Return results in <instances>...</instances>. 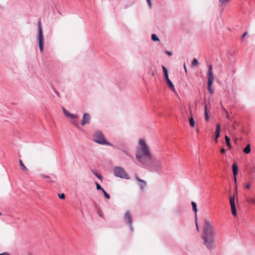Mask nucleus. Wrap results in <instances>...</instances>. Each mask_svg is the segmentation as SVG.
Wrapping results in <instances>:
<instances>
[{"label":"nucleus","instance_id":"nucleus-1","mask_svg":"<svg viewBox=\"0 0 255 255\" xmlns=\"http://www.w3.org/2000/svg\"><path fill=\"white\" fill-rule=\"evenodd\" d=\"M216 230L212 222L206 220L201 238L203 240V244L209 250L215 247Z\"/></svg>","mask_w":255,"mask_h":255},{"label":"nucleus","instance_id":"nucleus-2","mask_svg":"<svg viewBox=\"0 0 255 255\" xmlns=\"http://www.w3.org/2000/svg\"><path fill=\"white\" fill-rule=\"evenodd\" d=\"M135 156L138 161L143 165L148 164L152 161V157L149 147L143 139L138 140Z\"/></svg>","mask_w":255,"mask_h":255},{"label":"nucleus","instance_id":"nucleus-3","mask_svg":"<svg viewBox=\"0 0 255 255\" xmlns=\"http://www.w3.org/2000/svg\"><path fill=\"white\" fill-rule=\"evenodd\" d=\"M93 140L94 141L101 144H107L110 146L112 145L111 143L106 141L104 135L99 131H97L95 132L93 135Z\"/></svg>","mask_w":255,"mask_h":255},{"label":"nucleus","instance_id":"nucleus-4","mask_svg":"<svg viewBox=\"0 0 255 255\" xmlns=\"http://www.w3.org/2000/svg\"><path fill=\"white\" fill-rule=\"evenodd\" d=\"M38 43L39 47L41 52L43 51L44 49V38L43 35L42 27L41 21L38 22Z\"/></svg>","mask_w":255,"mask_h":255},{"label":"nucleus","instance_id":"nucleus-5","mask_svg":"<svg viewBox=\"0 0 255 255\" xmlns=\"http://www.w3.org/2000/svg\"><path fill=\"white\" fill-rule=\"evenodd\" d=\"M208 76V90L209 92L212 94L213 93V91L212 90L211 87L214 81V77L212 72V65H210L208 67V71L207 73Z\"/></svg>","mask_w":255,"mask_h":255},{"label":"nucleus","instance_id":"nucleus-6","mask_svg":"<svg viewBox=\"0 0 255 255\" xmlns=\"http://www.w3.org/2000/svg\"><path fill=\"white\" fill-rule=\"evenodd\" d=\"M114 174L116 176L121 178L126 179H129V176L125 171V170L121 167H115L114 168Z\"/></svg>","mask_w":255,"mask_h":255},{"label":"nucleus","instance_id":"nucleus-7","mask_svg":"<svg viewBox=\"0 0 255 255\" xmlns=\"http://www.w3.org/2000/svg\"><path fill=\"white\" fill-rule=\"evenodd\" d=\"M124 220L125 222L128 223L130 231L132 232L133 231V228L132 226V218L131 214L129 211H127L125 212L124 216Z\"/></svg>","mask_w":255,"mask_h":255},{"label":"nucleus","instance_id":"nucleus-8","mask_svg":"<svg viewBox=\"0 0 255 255\" xmlns=\"http://www.w3.org/2000/svg\"><path fill=\"white\" fill-rule=\"evenodd\" d=\"M230 203L231 205L232 213L234 216H235L237 215V210L235 202V195L230 197Z\"/></svg>","mask_w":255,"mask_h":255},{"label":"nucleus","instance_id":"nucleus-9","mask_svg":"<svg viewBox=\"0 0 255 255\" xmlns=\"http://www.w3.org/2000/svg\"><path fill=\"white\" fill-rule=\"evenodd\" d=\"M90 116L89 114L85 113L84 114L83 117L82 121L81 123V124L82 126H84L86 124H88L90 123Z\"/></svg>","mask_w":255,"mask_h":255},{"label":"nucleus","instance_id":"nucleus-10","mask_svg":"<svg viewBox=\"0 0 255 255\" xmlns=\"http://www.w3.org/2000/svg\"><path fill=\"white\" fill-rule=\"evenodd\" d=\"M191 204L192 206L193 210L195 212V223H196V228H197V231H199L198 223H197L198 219H197V205H196V203L193 201H192L191 202Z\"/></svg>","mask_w":255,"mask_h":255},{"label":"nucleus","instance_id":"nucleus-11","mask_svg":"<svg viewBox=\"0 0 255 255\" xmlns=\"http://www.w3.org/2000/svg\"><path fill=\"white\" fill-rule=\"evenodd\" d=\"M234 54V51H228L227 52V55L229 58V62L230 63H235L236 62Z\"/></svg>","mask_w":255,"mask_h":255},{"label":"nucleus","instance_id":"nucleus-12","mask_svg":"<svg viewBox=\"0 0 255 255\" xmlns=\"http://www.w3.org/2000/svg\"><path fill=\"white\" fill-rule=\"evenodd\" d=\"M135 178L137 181L138 182V185L139 186L141 189H143L146 186V182L145 181L140 179L137 176H135Z\"/></svg>","mask_w":255,"mask_h":255},{"label":"nucleus","instance_id":"nucleus-13","mask_svg":"<svg viewBox=\"0 0 255 255\" xmlns=\"http://www.w3.org/2000/svg\"><path fill=\"white\" fill-rule=\"evenodd\" d=\"M233 175L237 176L238 172V166L236 163H234L232 166Z\"/></svg>","mask_w":255,"mask_h":255},{"label":"nucleus","instance_id":"nucleus-14","mask_svg":"<svg viewBox=\"0 0 255 255\" xmlns=\"http://www.w3.org/2000/svg\"><path fill=\"white\" fill-rule=\"evenodd\" d=\"M167 84L168 85L169 88L171 90H172L173 92H175V89L174 88V86L172 82L171 81V80L169 79L166 80Z\"/></svg>","mask_w":255,"mask_h":255},{"label":"nucleus","instance_id":"nucleus-15","mask_svg":"<svg viewBox=\"0 0 255 255\" xmlns=\"http://www.w3.org/2000/svg\"><path fill=\"white\" fill-rule=\"evenodd\" d=\"M221 130V126L220 124H218L217 125L216 127V138H218V137L220 136V132Z\"/></svg>","mask_w":255,"mask_h":255},{"label":"nucleus","instance_id":"nucleus-16","mask_svg":"<svg viewBox=\"0 0 255 255\" xmlns=\"http://www.w3.org/2000/svg\"><path fill=\"white\" fill-rule=\"evenodd\" d=\"M162 68L163 69V74L165 80L169 79L168 71L167 69L163 65L162 66Z\"/></svg>","mask_w":255,"mask_h":255},{"label":"nucleus","instance_id":"nucleus-17","mask_svg":"<svg viewBox=\"0 0 255 255\" xmlns=\"http://www.w3.org/2000/svg\"><path fill=\"white\" fill-rule=\"evenodd\" d=\"M19 162L20 166V167L21 168V169L23 171H25V172H27L28 171V169L24 165V164L23 163L22 160H19Z\"/></svg>","mask_w":255,"mask_h":255},{"label":"nucleus","instance_id":"nucleus-18","mask_svg":"<svg viewBox=\"0 0 255 255\" xmlns=\"http://www.w3.org/2000/svg\"><path fill=\"white\" fill-rule=\"evenodd\" d=\"M225 141L226 142V145L228 147H229L230 148H231V145L230 143V138L229 137H228L227 135H226L225 137Z\"/></svg>","mask_w":255,"mask_h":255},{"label":"nucleus","instance_id":"nucleus-19","mask_svg":"<svg viewBox=\"0 0 255 255\" xmlns=\"http://www.w3.org/2000/svg\"><path fill=\"white\" fill-rule=\"evenodd\" d=\"M244 152L246 154H248L251 152V146L250 144H248L244 149Z\"/></svg>","mask_w":255,"mask_h":255},{"label":"nucleus","instance_id":"nucleus-20","mask_svg":"<svg viewBox=\"0 0 255 255\" xmlns=\"http://www.w3.org/2000/svg\"><path fill=\"white\" fill-rule=\"evenodd\" d=\"M247 201L249 204H255V199L252 197H249L247 198Z\"/></svg>","mask_w":255,"mask_h":255},{"label":"nucleus","instance_id":"nucleus-21","mask_svg":"<svg viewBox=\"0 0 255 255\" xmlns=\"http://www.w3.org/2000/svg\"><path fill=\"white\" fill-rule=\"evenodd\" d=\"M189 121L190 125L191 126V127H194L195 126V121H194V120L192 116H191L189 118Z\"/></svg>","mask_w":255,"mask_h":255},{"label":"nucleus","instance_id":"nucleus-22","mask_svg":"<svg viewBox=\"0 0 255 255\" xmlns=\"http://www.w3.org/2000/svg\"><path fill=\"white\" fill-rule=\"evenodd\" d=\"M205 119L207 121H208L209 120V115L207 113V106H205Z\"/></svg>","mask_w":255,"mask_h":255},{"label":"nucleus","instance_id":"nucleus-23","mask_svg":"<svg viewBox=\"0 0 255 255\" xmlns=\"http://www.w3.org/2000/svg\"><path fill=\"white\" fill-rule=\"evenodd\" d=\"M92 172L94 174V175L97 177L99 179H102V176H101V174H98L97 172V171L96 170H92Z\"/></svg>","mask_w":255,"mask_h":255},{"label":"nucleus","instance_id":"nucleus-24","mask_svg":"<svg viewBox=\"0 0 255 255\" xmlns=\"http://www.w3.org/2000/svg\"><path fill=\"white\" fill-rule=\"evenodd\" d=\"M151 39L154 41H156L159 40V38H158L157 36L155 34H152Z\"/></svg>","mask_w":255,"mask_h":255},{"label":"nucleus","instance_id":"nucleus-25","mask_svg":"<svg viewBox=\"0 0 255 255\" xmlns=\"http://www.w3.org/2000/svg\"><path fill=\"white\" fill-rule=\"evenodd\" d=\"M102 191L103 192V193H104V196L105 197L107 198V199H110V196L109 194H108L106 191L105 190L103 189H102Z\"/></svg>","mask_w":255,"mask_h":255},{"label":"nucleus","instance_id":"nucleus-26","mask_svg":"<svg viewBox=\"0 0 255 255\" xmlns=\"http://www.w3.org/2000/svg\"><path fill=\"white\" fill-rule=\"evenodd\" d=\"M63 112L64 113L66 117H69V115H70V114L67 111H66L64 108L63 109Z\"/></svg>","mask_w":255,"mask_h":255},{"label":"nucleus","instance_id":"nucleus-27","mask_svg":"<svg viewBox=\"0 0 255 255\" xmlns=\"http://www.w3.org/2000/svg\"><path fill=\"white\" fill-rule=\"evenodd\" d=\"M96 188L97 190H101L102 191V189H103V188H102L101 187V186L100 185V184H99L97 182H96Z\"/></svg>","mask_w":255,"mask_h":255},{"label":"nucleus","instance_id":"nucleus-28","mask_svg":"<svg viewBox=\"0 0 255 255\" xmlns=\"http://www.w3.org/2000/svg\"><path fill=\"white\" fill-rule=\"evenodd\" d=\"M69 117H71L72 119H77L78 117L77 115L72 114H70Z\"/></svg>","mask_w":255,"mask_h":255},{"label":"nucleus","instance_id":"nucleus-29","mask_svg":"<svg viewBox=\"0 0 255 255\" xmlns=\"http://www.w3.org/2000/svg\"><path fill=\"white\" fill-rule=\"evenodd\" d=\"M59 198L61 199H64L65 198V194L64 193H62L58 195Z\"/></svg>","mask_w":255,"mask_h":255},{"label":"nucleus","instance_id":"nucleus-30","mask_svg":"<svg viewBox=\"0 0 255 255\" xmlns=\"http://www.w3.org/2000/svg\"><path fill=\"white\" fill-rule=\"evenodd\" d=\"M191 64H198V60L196 58H194L191 62Z\"/></svg>","mask_w":255,"mask_h":255},{"label":"nucleus","instance_id":"nucleus-31","mask_svg":"<svg viewBox=\"0 0 255 255\" xmlns=\"http://www.w3.org/2000/svg\"><path fill=\"white\" fill-rule=\"evenodd\" d=\"M165 53L169 56H171L172 55V52L170 51H165Z\"/></svg>","mask_w":255,"mask_h":255},{"label":"nucleus","instance_id":"nucleus-32","mask_svg":"<svg viewBox=\"0 0 255 255\" xmlns=\"http://www.w3.org/2000/svg\"><path fill=\"white\" fill-rule=\"evenodd\" d=\"M220 152H221V154H224L226 152V150L224 148H221Z\"/></svg>","mask_w":255,"mask_h":255},{"label":"nucleus","instance_id":"nucleus-33","mask_svg":"<svg viewBox=\"0 0 255 255\" xmlns=\"http://www.w3.org/2000/svg\"><path fill=\"white\" fill-rule=\"evenodd\" d=\"M248 34V32H245L243 33V34L242 36V39L244 38Z\"/></svg>","mask_w":255,"mask_h":255},{"label":"nucleus","instance_id":"nucleus-34","mask_svg":"<svg viewBox=\"0 0 255 255\" xmlns=\"http://www.w3.org/2000/svg\"><path fill=\"white\" fill-rule=\"evenodd\" d=\"M149 6L150 7H151V1H150V0H146Z\"/></svg>","mask_w":255,"mask_h":255},{"label":"nucleus","instance_id":"nucleus-35","mask_svg":"<svg viewBox=\"0 0 255 255\" xmlns=\"http://www.w3.org/2000/svg\"><path fill=\"white\" fill-rule=\"evenodd\" d=\"M250 186H251L250 184L248 183L246 185V188L247 189H249L250 188Z\"/></svg>","mask_w":255,"mask_h":255},{"label":"nucleus","instance_id":"nucleus-36","mask_svg":"<svg viewBox=\"0 0 255 255\" xmlns=\"http://www.w3.org/2000/svg\"><path fill=\"white\" fill-rule=\"evenodd\" d=\"M237 176H235V175H234V182L235 183L237 182V177H236Z\"/></svg>","mask_w":255,"mask_h":255},{"label":"nucleus","instance_id":"nucleus-37","mask_svg":"<svg viewBox=\"0 0 255 255\" xmlns=\"http://www.w3.org/2000/svg\"><path fill=\"white\" fill-rule=\"evenodd\" d=\"M99 216H100L101 217H102V218H103V215H102L100 212H99Z\"/></svg>","mask_w":255,"mask_h":255},{"label":"nucleus","instance_id":"nucleus-38","mask_svg":"<svg viewBox=\"0 0 255 255\" xmlns=\"http://www.w3.org/2000/svg\"><path fill=\"white\" fill-rule=\"evenodd\" d=\"M183 65H184V68L185 69V72H187L186 65L184 64Z\"/></svg>","mask_w":255,"mask_h":255},{"label":"nucleus","instance_id":"nucleus-39","mask_svg":"<svg viewBox=\"0 0 255 255\" xmlns=\"http://www.w3.org/2000/svg\"><path fill=\"white\" fill-rule=\"evenodd\" d=\"M55 93H56V95H57L58 97H59V96H60V95H59V93L58 92H57V91H56V92H55Z\"/></svg>","mask_w":255,"mask_h":255},{"label":"nucleus","instance_id":"nucleus-40","mask_svg":"<svg viewBox=\"0 0 255 255\" xmlns=\"http://www.w3.org/2000/svg\"><path fill=\"white\" fill-rule=\"evenodd\" d=\"M215 142H218V138H215Z\"/></svg>","mask_w":255,"mask_h":255},{"label":"nucleus","instance_id":"nucleus-41","mask_svg":"<svg viewBox=\"0 0 255 255\" xmlns=\"http://www.w3.org/2000/svg\"><path fill=\"white\" fill-rule=\"evenodd\" d=\"M237 138H236L235 140V142H237Z\"/></svg>","mask_w":255,"mask_h":255},{"label":"nucleus","instance_id":"nucleus-42","mask_svg":"<svg viewBox=\"0 0 255 255\" xmlns=\"http://www.w3.org/2000/svg\"><path fill=\"white\" fill-rule=\"evenodd\" d=\"M233 128L235 129L236 128V126L235 125L233 126Z\"/></svg>","mask_w":255,"mask_h":255},{"label":"nucleus","instance_id":"nucleus-43","mask_svg":"<svg viewBox=\"0 0 255 255\" xmlns=\"http://www.w3.org/2000/svg\"><path fill=\"white\" fill-rule=\"evenodd\" d=\"M199 130V128H197L196 130H197V131H198Z\"/></svg>","mask_w":255,"mask_h":255},{"label":"nucleus","instance_id":"nucleus-44","mask_svg":"<svg viewBox=\"0 0 255 255\" xmlns=\"http://www.w3.org/2000/svg\"><path fill=\"white\" fill-rule=\"evenodd\" d=\"M0 215H1V213H0Z\"/></svg>","mask_w":255,"mask_h":255}]
</instances>
